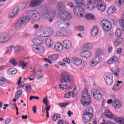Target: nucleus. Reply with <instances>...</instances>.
Returning a JSON list of instances; mask_svg holds the SVG:
<instances>
[{
    "label": "nucleus",
    "mask_w": 124,
    "mask_h": 124,
    "mask_svg": "<svg viewBox=\"0 0 124 124\" xmlns=\"http://www.w3.org/2000/svg\"><path fill=\"white\" fill-rule=\"evenodd\" d=\"M27 16H23L20 18L17 21L15 26V29L19 30L20 28L25 27V26L30 22V18L32 19L33 21H39L41 16L40 13L36 10H31L27 12Z\"/></svg>",
    "instance_id": "f257e3e1"
},
{
    "label": "nucleus",
    "mask_w": 124,
    "mask_h": 124,
    "mask_svg": "<svg viewBox=\"0 0 124 124\" xmlns=\"http://www.w3.org/2000/svg\"><path fill=\"white\" fill-rule=\"evenodd\" d=\"M73 82V78L71 77L69 73L67 72H62L61 74V78L59 86L61 90H66L69 89L71 84Z\"/></svg>",
    "instance_id": "f03ea898"
},
{
    "label": "nucleus",
    "mask_w": 124,
    "mask_h": 124,
    "mask_svg": "<svg viewBox=\"0 0 124 124\" xmlns=\"http://www.w3.org/2000/svg\"><path fill=\"white\" fill-rule=\"evenodd\" d=\"M32 42L35 45L33 46V50L35 53H43L44 46H43V40L39 38H35L32 40Z\"/></svg>",
    "instance_id": "7ed1b4c3"
},
{
    "label": "nucleus",
    "mask_w": 124,
    "mask_h": 124,
    "mask_svg": "<svg viewBox=\"0 0 124 124\" xmlns=\"http://www.w3.org/2000/svg\"><path fill=\"white\" fill-rule=\"evenodd\" d=\"M68 6H70L71 8H73L74 14L76 16H80V17H83L85 13L84 8L81 6L77 5L74 7V3L72 2H68L67 4Z\"/></svg>",
    "instance_id": "20e7f679"
},
{
    "label": "nucleus",
    "mask_w": 124,
    "mask_h": 124,
    "mask_svg": "<svg viewBox=\"0 0 124 124\" xmlns=\"http://www.w3.org/2000/svg\"><path fill=\"white\" fill-rule=\"evenodd\" d=\"M42 16L44 20H48L50 23H52L53 19L56 17V11L47 9L42 14Z\"/></svg>",
    "instance_id": "39448f33"
},
{
    "label": "nucleus",
    "mask_w": 124,
    "mask_h": 124,
    "mask_svg": "<svg viewBox=\"0 0 124 124\" xmlns=\"http://www.w3.org/2000/svg\"><path fill=\"white\" fill-rule=\"evenodd\" d=\"M81 103L83 106H89L92 103V100L90 98V94H89V91L88 90L85 89L81 95Z\"/></svg>",
    "instance_id": "423d86ee"
},
{
    "label": "nucleus",
    "mask_w": 124,
    "mask_h": 124,
    "mask_svg": "<svg viewBox=\"0 0 124 124\" xmlns=\"http://www.w3.org/2000/svg\"><path fill=\"white\" fill-rule=\"evenodd\" d=\"M59 17L62 21H69L72 18L70 13L63 10H60L58 12Z\"/></svg>",
    "instance_id": "0eeeda50"
},
{
    "label": "nucleus",
    "mask_w": 124,
    "mask_h": 124,
    "mask_svg": "<svg viewBox=\"0 0 124 124\" xmlns=\"http://www.w3.org/2000/svg\"><path fill=\"white\" fill-rule=\"evenodd\" d=\"M93 109L90 108L88 109V111L84 113L82 115V120L85 124L89 123L93 118Z\"/></svg>",
    "instance_id": "6e6552de"
},
{
    "label": "nucleus",
    "mask_w": 124,
    "mask_h": 124,
    "mask_svg": "<svg viewBox=\"0 0 124 124\" xmlns=\"http://www.w3.org/2000/svg\"><path fill=\"white\" fill-rule=\"evenodd\" d=\"M54 26L56 29H58V30H63L64 29H67L69 27V23L62 22V20H59L54 23Z\"/></svg>",
    "instance_id": "1a4fd4ad"
},
{
    "label": "nucleus",
    "mask_w": 124,
    "mask_h": 124,
    "mask_svg": "<svg viewBox=\"0 0 124 124\" xmlns=\"http://www.w3.org/2000/svg\"><path fill=\"white\" fill-rule=\"evenodd\" d=\"M101 25L105 31H109L112 29V24L109 20L103 19L101 21Z\"/></svg>",
    "instance_id": "9d476101"
},
{
    "label": "nucleus",
    "mask_w": 124,
    "mask_h": 124,
    "mask_svg": "<svg viewBox=\"0 0 124 124\" xmlns=\"http://www.w3.org/2000/svg\"><path fill=\"white\" fill-rule=\"evenodd\" d=\"M104 78L107 85L110 86V85L113 84V74H112V73H107L105 74Z\"/></svg>",
    "instance_id": "9b49d317"
},
{
    "label": "nucleus",
    "mask_w": 124,
    "mask_h": 124,
    "mask_svg": "<svg viewBox=\"0 0 124 124\" xmlns=\"http://www.w3.org/2000/svg\"><path fill=\"white\" fill-rule=\"evenodd\" d=\"M102 60V57L99 55H95L94 58L91 60L89 63V65L92 67H94L95 65L98 64Z\"/></svg>",
    "instance_id": "f8f14e48"
},
{
    "label": "nucleus",
    "mask_w": 124,
    "mask_h": 124,
    "mask_svg": "<svg viewBox=\"0 0 124 124\" xmlns=\"http://www.w3.org/2000/svg\"><path fill=\"white\" fill-rule=\"evenodd\" d=\"M91 93L92 96L95 98V99H97V100H99L102 98V94L99 91V90H97V89H93L91 91Z\"/></svg>",
    "instance_id": "ddd939ff"
},
{
    "label": "nucleus",
    "mask_w": 124,
    "mask_h": 124,
    "mask_svg": "<svg viewBox=\"0 0 124 124\" xmlns=\"http://www.w3.org/2000/svg\"><path fill=\"white\" fill-rule=\"evenodd\" d=\"M78 93V90H77V89L75 88L73 92H67L65 93L64 97L65 98H70V97L72 96V97L74 98L75 97H76Z\"/></svg>",
    "instance_id": "4468645a"
},
{
    "label": "nucleus",
    "mask_w": 124,
    "mask_h": 124,
    "mask_svg": "<svg viewBox=\"0 0 124 124\" xmlns=\"http://www.w3.org/2000/svg\"><path fill=\"white\" fill-rule=\"evenodd\" d=\"M10 49L12 51L14 50L15 54H18L20 52V51H25V48L20 45L13 46L12 45L10 46Z\"/></svg>",
    "instance_id": "2eb2a0df"
},
{
    "label": "nucleus",
    "mask_w": 124,
    "mask_h": 124,
    "mask_svg": "<svg viewBox=\"0 0 124 124\" xmlns=\"http://www.w3.org/2000/svg\"><path fill=\"white\" fill-rule=\"evenodd\" d=\"M11 39L10 36L6 33L0 34V43H6Z\"/></svg>",
    "instance_id": "dca6fc26"
},
{
    "label": "nucleus",
    "mask_w": 124,
    "mask_h": 124,
    "mask_svg": "<svg viewBox=\"0 0 124 124\" xmlns=\"http://www.w3.org/2000/svg\"><path fill=\"white\" fill-rule=\"evenodd\" d=\"M45 0H30V7H37L39 6L41 3L44 2Z\"/></svg>",
    "instance_id": "f3484780"
},
{
    "label": "nucleus",
    "mask_w": 124,
    "mask_h": 124,
    "mask_svg": "<svg viewBox=\"0 0 124 124\" xmlns=\"http://www.w3.org/2000/svg\"><path fill=\"white\" fill-rule=\"evenodd\" d=\"M48 29L47 28H44L42 30L36 31L35 34L37 36H41V37H45L47 36V31Z\"/></svg>",
    "instance_id": "a211bd4d"
},
{
    "label": "nucleus",
    "mask_w": 124,
    "mask_h": 124,
    "mask_svg": "<svg viewBox=\"0 0 124 124\" xmlns=\"http://www.w3.org/2000/svg\"><path fill=\"white\" fill-rule=\"evenodd\" d=\"M112 106L115 109H117L119 110L121 109V107H123V103L122 102H121V101H120V100L117 98H115L114 99V102L112 104Z\"/></svg>",
    "instance_id": "6ab92c4d"
},
{
    "label": "nucleus",
    "mask_w": 124,
    "mask_h": 124,
    "mask_svg": "<svg viewBox=\"0 0 124 124\" xmlns=\"http://www.w3.org/2000/svg\"><path fill=\"white\" fill-rule=\"evenodd\" d=\"M20 11V7H16L14 8L12 12H11L8 15V18L10 19H12V18H14L19 13Z\"/></svg>",
    "instance_id": "aec40b11"
},
{
    "label": "nucleus",
    "mask_w": 124,
    "mask_h": 124,
    "mask_svg": "<svg viewBox=\"0 0 124 124\" xmlns=\"http://www.w3.org/2000/svg\"><path fill=\"white\" fill-rule=\"evenodd\" d=\"M98 10H99L100 12H103L105 11L106 8V4L105 3H102L101 1L100 2L96 3Z\"/></svg>",
    "instance_id": "412c9836"
},
{
    "label": "nucleus",
    "mask_w": 124,
    "mask_h": 124,
    "mask_svg": "<svg viewBox=\"0 0 124 124\" xmlns=\"http://www.w3.org/2000/svg\"><path fill=\"white\" fill-rule=\"evenodd\" d=\"M104 116L108 118V119H110V120H114L116 119V115L113 114L111 111L109 110H106L104 112Z\"/></svg>",
    "instance_id": "4be33fe9"
},
{
    "label": "nucleus",
    "mask_w": 124,
    "mask_h": 124,
    "mask_svg": "<svg viewBox=\"0 0 124 124\" xmlns=\"http://www.w3.org/2000/svg\"><path fill=\"white\" fill-rule=\"evenodd\" d=\"M63 47L65 50H68L71 48L72 45L71 42L68 40H65L62 42Z\"/></svg>",
    "instance_id": "5701e85b"
},
{
    "label": "nucleus",
    "mask_w": 124,
    "mask_h": 124,
    "mask_svg": "<svg viewBox=\"0 0 124 124\" xmlns=\"http://www.w3.org/2000/svg\"><path fill=\"white\" fill-rule=\"evenodd\" d=\"M54 50L57 52H62L63 50L62 44L61 43H56L54 45Z\"/></svg>",
    "instance_id": "b1692460"
},
{
    "label": "nucleus",
    "mask_w": 124,
    "mask_h": 124,
    "mask_svg": "<svg viewBox=\"0 0 124 124\" xmlns=\"http://www.w3.org/2000/svg\"><path fill=\"white\" fill-rule=\"evenodd\" d=\"M71 62L75 65L82 64V60L78 57H73L71 60Z\"/></svg>",
    "instance_id": "393cba45"
},
{
    "label": "nucleus",
    "mask_w": 124,
    "mask_h": 124,
    "mask_svg": "<svg viewBox=\"0 0 124 124\" xmlns=\"http://www.w3.org/2000/svg\"><path fill=\"white\" fill-rule=\"evenodd\" d=\"M46 44L48 48H52L54 45V41L51 38L46 39Z\"/></svg>",
    "instance_id": "a878e982"
},
{
    "label": "nucleus",
    "mask_w": 124,
    "mask_h": 124,
    "mask_svg": "<svg viewBox=\"0 0 124 124\" xmlns=\"http://www.w3.org/2000/svg\"><path fill=\"white\" fill-rule=\"evenodd\" d=\"M92 51L90 50H86L81 52V57L82 58H85V59H89L91 56H92Z\"/></svg>",
    "instance_id": "bb28decb"
},
{
    "label": "nucleus",
    "mask_w": 124,
    "mask_h": 124,
    "mask_svg": "<svg viewBox=\"0 0 124 124\" xmlns=\"http://www.w3.org/2000/svg\"><path fill=\"white\" fill-rule=\"evenodd\" d=\"M107 62L108 64H112L114 62H119V58L116 56H113L109 59Z\"/></svg>",
    "instance_id": "cd10ccee"
},
{
    "label": "nucleus",
    "mask_w": 124,
    "mask_h": 124,
    "mask_svg": "<svg viewBox=\"0 0 124 124\" xmlns=\"http://www.w3.org/2000/svg\"><path fill=\"white\" fill-rule=\"evenodd\" d=\"M111 71H112L113 74L116 76V77H118L120 75V69L117 67H115L114 68H112L111 69Z\"/></svg>",
    "instance_id": "c85d7f7f"
},
{
    "label": "nucleus",
    "mask_w": 124,
    "mask_h": 124,
    "mask_svg": "<svg viewBox=\"0 0 124 124\" xmlns=\"http://www.w3.org/2000/svg\"><path fill=\"white\" fill-rule=\"evenodd\" d=\"M124 41V39L123 37H119L116 39L114 41V45L115 46H120L122 44V42Z\"/></svg>",
    "instance_id": "c756f323"
},
{
    "label": "nucleus",
    "mask_w": 124,
    "mask_h": 124,
    "mask_svg": "<svg viewBox=\"0 0 124 124\" xmlns=\"http://www.w3.org/2000/svg\"><path fill=\"white\" fill-rule=\"evenodd\" d=\"M88 10H93L94 9V6L93 5V0H89L86 5Z\"/></svg>",
    "instance_id": "7c9ffc66"
},
{
    "label": "nucleus",
    "mask_w": 124,
    "mask_h": 124,
    "mask_svg": "<svg viewBox=\"0 0 124 124\" xmlns=\"http://www.w3.org/2000/svg\"><path fill=\"white\" fill-rule=\"evenodd\" d=\"M28 63H29L28 62H25L24 60H20L18 62V65L19 67H21L22 69H24L28 65Z\"/></svg>",
    "instance_id": "2f4dec72"
},
{
    "label": "nucleus",
    "mask_w": 124,
    "mask_h": 124,
    "mask_svg": "<svg viewBox=\"0 0 124 124\" xmlns=\"http://www.w3.org/2000/svg\"><path fill=\"white\" fill-rule=\"evenodd\" d=\"M98 33V27L96 26H94L91 31L92 35L96 36Z\"/></svg>",
    "instance_id": "473e14b6"
},
{
    "label": "nucleus",
    "mask_w": 124,
    "mask_h": 124,
    "mask_svg": "<svg viewBox=\"0 0 124 124\" xmlns=\"http://www.w3.org/2000/svg\"><path fill=\"white\" fill-rule=\"evenodd\" d=\"M22 93H23V91L21 90H19L16 93L15 97L16 99H14L13 101H14L15 102H16V99H19L20 98V96L22 95Z\"/></svg>",
    "instance_id": "72a5a7b5"
},
{
    "label": "nucleus",
    "mask_w": 124,
    "mask_h": 124,
    "mask_svg": "<svg viewBox=\"0 0 124 124\" xmlns=\"http://www.w3.org/2000/svg\"><path fill=\"white\" fill-rule=\"evenodd\" d=\"M57 8H63V9H66V6H65V3L62 1L59 2L57 3Z\"/></svg>",
    "instance_id": "f704fd0d"
},
{
    "label": "nucleus",
    "mask_w": 124,
    "mask_h": 124,
    "mask_svg": "<svg viewBox=\"0 0 124 124\" xmlns=\"http://www.w3.org/2000/svg\"><path fill=\"white\" fill-rule=\"evenodd\" d=\"M7 73L9 75H13L17 73V69L15 68H11L7 71Z\"/></svg>",
    "instance_id": "c9c22d12"
},
{
    "label": "nucleus",
    "mask_w": 124,
    "mask_h": 124,
    "mask_svg": "<svg viewBox=\"0 0 124 124\" xmlns=\"http://www.w3.org/2000/svg\"><path fill=\"white\" fill-rule=\"evenodd\" d=\"M116 11V8L114 6L110 7L107 11V14L109 15L113 14Z\"/></svg>",
    "instance_id": "e433bc0d"
},
{
    "label": "nucleus",
    "mask_w": 124,
    "mask_h": 124,
    "mask_svg": "<svg viewBox=\"0 0 124 124\" xmlns=\"http://www.w3.org/2000/svg\"><path fill=\"white\" fill-rule=\"evenodd\" d=\"M115 35L116 36H117V37H120V36H122L123 35V31H122V30L120 29H117L115 30Z\"/></svg>",
    "instance_id": "4c0bfd02"
},
{
    "label": "nucleus",
    "mask_w": 124,
    "mask_h": 124,
    "mask_svg": "<svg viewBox=\"0 0 124 124\" xmlns=\"http://www.w3.org/2000/svg\"><path fill=\"white\" fill-rule=\"evenodd\" d=\"M48 59L50 61H56V60H58V59H59V55H58V54H53L52 55L49 56Z\"/></svg>",
    "instance_id": "58836bf2"
},
{
    "label": "nucleus",
    "mask_w": 124,
    "mask_h": 124,
    "mask_svg": "<svg viewBox=\"0 0 124 124\" xmlns=\"http://www.w3.org/2000/svg\"><path fill=\"white\" fill-rule=\"evenodd\" d=\"M76 4H79V5H86L85 0H74Z\"/></svg>",
    "instance_id": "ea45409f"
},
{
    "label": "nucleus",
    "mask_w": 124,
    "mask_h": 124,
    "mask_svg": "<svg viewBox=\"0 0 124 124\" xmlns=\"http://www.w3.org/2000/svg\"><path fill=\"white\" fill-rule=\"evenodd\" d=\"M70 102H66V103H60L58 104L59 106L61 107V108H64L65 107H66L68 105H69V104Z\"/></svg>",
    "instance_id": "a19ab883"
},
{
    "label": "nucleus",
    "mask_w": 124,
    "mask_h": 124,
    "mask_svg": "<svg viewBox=\"0 0 124 124\" xmlns=\"http://www.w3.org/2000/svg\"><path fill=\"white\" fill-rule=\"evenodd\" d=\"M86 18H87V19H88V20H91L92 19L94 20L95 19V17H94V16L91 14H88L86 15Z\"/></svg>",
    "instance_id": "79ce46f5"
},
{
    "label": "nucleus",
    "mask_w": 124,
    "mask_h": 124,
    "mask_svg": "<svg viewBox=\"0 0 124 124\" xmlns=\"http://www.w3.org/2000/svg\"><path fill=\"white\" fill-rule=\"evenodd\" d=\"M9 83V81L7 80L5 78H2L0 79V86H2L4 83Z\"/></svg>",
    "instance_id": "37998d69"
},
{
    "label": "nucleus",
    "mask_w": 124,
    "mask_h": 124,
    "mask_svg": "<svg viewBox=\"0 0 124 124\" xmlns=\"http://www.w3.org/2000/svg\"><path fill=\"white\" fill-rule=\"evenodd\" d=\"M116 121L118 124H124V119L122 118H118L116 119Z\"/></svg>",
    "instance_id": "c03bdc74"
},
{
    "label": "nucleus",
    "mask_w": 124,
    "mask_h": 124,
    "mask_svg": "<svg viewBox=\"0 0 124 124\" xmlns=\"http://www.w3.org/2000/svg\"><path fill=\"white\" fill-rule=\"evenodd\" d=\"M64 35V31H59L56 33V36H63Z\"/></svg>",
    "instance_id": "a18cd8bd"
},
{
    "label": "nucleus",
    "mask_w": 124,
    "mask_h": 124,
    "mask_svg": "<svg viewBox=\"0 0 124 124\" xmlns=\"http://www.w3.org/2000/svg\"><path fill=\"white\" fill-rule=\"evenodd\" d=\"M10 62L13 64V65H14V66H16V65H18V62L17 61H16V60L14 59H11L10 61Z\"/></svg>",
    "instance_id": "49530a36"
},
{
    "label": "nucleus",
    "mask_w": 124,
    "mask_h": 124,
    "mask_svg": "<svg viewBox=\"0 0 124 124\" xmlns=\"http://www.w3.org/2000/svg\"><path fill=\"white\" fill-rule=\"evenodd\" d=\"M64 35H66V36H69L70 35H72V31L71 30H66L64 31Z\"/></svg>",
    "instance_id": "de8ad7c7"
},
{
    "label": "nucleus",
    "mask_w": 124,
    "mask_h": 124,
    "mask_svg": "<svg viewBox=\"0 0 124 124\" xmlns=\"http://www.w3.org/2000/svg\"><path fill=\"white\" fill-rule=\"evenodd\" d=\"M59 117H60L59 114H55L53 115L51 119L53 122H56L58 120V119H59Z\"/></svg>",
    "instance_id": "09e8293b"
},
{
    "label": "nucleus",
    "mask_w": 124,
    "mask_h": 124,
    "mask_svg": "<svg viewBox=\"0 0 124 124\" xmlns=\"http://www.w3.org/2000/svg\"><path fill=\"white\" fill-rule=\"evenodd\" d=\"M21 80H22V77L19 78V79L17 82L18 85H20L18 88H23L25 86V83L24 82H21Z\"/></svg>",
    "instance_id": "8fccbe9b"
},
{
    "label": "nucleus",
    "mask_w": 124,
    "mask_h": 124,
    "mask_svg": "<svg viewBox=\"0 0 124 124\" xmlns=\"http://www.w3.org/2000/svg\"><path fill=\"white\" fill-rule=\"evenodd\" d=\"M25 88L28 93H31V86L30 84H27L25 85Z\"/></svg>",
    "instance_id": "3c124183"
},
{
    "label": "nucleus",
    "mask_w": 124,
    "mask_h": 124,
    "mask_svg": "<svg viewBox=\"0 0 124 124\" xmlns=\"http://www.w3.org/2000/svg\"><path fill=\"white\" fill-rule=\"evenodd\" d=\"M75 29L78 31H84V28L83 26H79L75 27Z\"/></svg>",
    "instance_id": "603ef678"
},
{
    "label": "nucleus",
    "mask_w": 124,
    "mask_h": 124,
    "mask_svg": "<svg viewBox=\"0 0 124 124\" xmlns=\"http://www.w3.org/2000/svg\"><path fill=\"white\" fill-rule=\"evenodd\" d=\"M37 79L39 80L40 79H43L44 78V74L42 73L38 74L36 76Z\"/></svg>",
    "instance_id": "864d4df0"
},
{
    "label": "nucleus",
    "mask_w": 124,
    "mask_h": 124,
    "mask_svg": "<svg viewBox=\"0 0 124 124\" xmlns=\"http://www.w3.org/2000/svg\"><path fill=\"white\" fill-rule=\"evenodd\" d=\"M120 26L123 31H124V19L120 20Z\"/></svg>",
    "instance_id": "5fc2aeb1"
},
{
    "label": "nucleus",
    "mask_w": 124,
    "mask_h": 124,
    "mask_svg": "<svg viewBox=\"0 0 124 124\" xmlns=\"http://www.w3.org/2000/svg\"><path fill=\"white\" fill-rule=\"evenodd\" d=\"M85 47L87 49H93V44H85Z\"/></svg>",
    "instance_id": "6e6d98bb"
},
{
    "label": "nucleus",
    "mask_w": 124,
    "mask_h": 124,
    "mask_svg": "<svg viewBox=\"0 0 124 124\" xmlns=\"http://www.w3.org/2000/svg\"><path fill=\"white\" fill-rule=\"evenodd\" d=\"M28 4H29V3L27 2L23 3L21 8V10H24V9L27 7V5H28Z\"/></svg>",
    "instance_id": "4d7b16f0"
},
{
    "label": "nucleus",
    "mask_w": 124,
    "mask_h": 124,
    "mask_svg": "<svg viewBox=\"0 0 124 124\" xmlns=\"http://www.w3.org/2000/svg\"><path fill=\"white\" fill-rule=\"evenodd\" d=\"M63 61L64 62H65V63H68V64H69V63H70V59H69V58H65L63 59Z\"/></svg>",
    "instance_id": "13d9d810"
},
{
    "label": "nucleus",
    "mask_w": 124,
    "mask_h": 124,
    "mask_svg": "<svg viewBox=\"0 0 124 124\" xmlns=\"http://www.w3.org/2000/svg\"><path fill=\"white\" fill-rule=\"evenodd\" d=\"M101 54H102L101 50L98 49L96 50V56H101Z\"/></svg>",
    "instance_id": "bf43d9fd"
},
{
    "label": "nucleus",
    "mask_w": 124,
    "mask_h": 124,
    "mask_svg": "<svg viewBox=\"0 0 124 124\" xmlns=\"http://www.w3.org/2000/svg\"><path fill=\"white\" fill-rule=\"evenodd\" d=\"M58 65L60 66H62V67H64V66H65L66 65V64L65 63V62H59L58 63Z\"/></svg>",
    "instance_id": "052dcab7"
},
{
    "label": "nucleus",
    "mask_w": 124,
    "mask_h": 124,
    "mask_svg": "<svg viewBox=\"0 0 124 124\" xmlns=\"http://www.w3.org/2000/svg\"><path fill=\"white\" fill-rule=\"evenodd\" d=\"M119 89V84H115V85H114L112 90L113 91H118Z\"/></svg>",
    "instance_id": "680f3d73"
},
{
    "label": "nucleus",
    "mask_w": 124,
    "mask_h": 124,
    "mask_svg": "<svg viewBox=\"0 0 124 124\" xmlns=\"http://www.w3.org/2000/svg\"><path fill=\"white\" fill-rule=\"evenodd\" d=\"M123 0H115V2L118 5H121L123 3Z\"/></svg>",
    "instance_id": "e2e57ef3"
},
{
    "label": "nucleus",
    "mask_w": 124,
    "mask_h": 124,
    "mask_svg": "<svg viewBox=\"0 0 124 124\" xmlns=\"http://www.w3.org/2000/svg\"><path fill=\"white\" fill-rule=\"evenodd\" d=\"M32 99H37V100H38V99H39V97L35 96H31L30 100H32Z\"/></svg>",
    "instance_id": "0e129e2a"
},
{
    "label": "nucleus",
    "mask_w": 124,
    "mask_h": 124,
    "mask_svg": "<svg viewBox=\"0 0 124 124\" xmlns=\"http://www.w3.org/2000/svg\"><path fill=\"white\" fill-rule=\"evenodd\" d=\"M43 101L46 105L48 106V100L47 99V97H45L43 100Z\"/></svg>",
    "instance_id": "69168bd1"
},
{
    "label": "nucleus",
    "mask_w": 124,
    "mask_h": 124,
    "mask_svg": "<svg viewBox=\"0 0 124 124\" xmlns=\"http://www.w3.org/2000/svg\"><path fill=\"white\" fill-rule=\"evenodd\" d=\"M0 62H6V58L5 57H2L0 58Z\"/></svg>",
    "instance_id": "338daca9"
},
{
    "label": "nucleus",
    "mask_w": 124,
    "mask_h": 124,
    "mask_svg": "<svg viewBox=\"0 0 124 124\" xmlns=\"http://www.w3.org/2000/svg\"><path fill=\"white\" fill-rule=\"evenodd\" d=\"M123 52V48H119L117 49V53L118 54H121Z\"/></svg>",
    "instance_id": "774afa93"
}]
</instances>
